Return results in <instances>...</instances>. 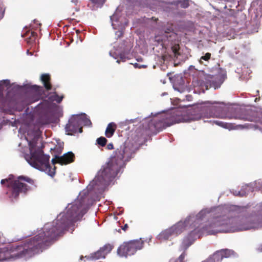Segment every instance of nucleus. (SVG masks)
I'll return each instance as SVG.
<instances>
[{"label":"nucleus","mask_w":262,"mask_h":262,"mask_svg":"<svg viewBox=\"0 0 262 262\" xmlns=\"http://www.w3.org/2000/svg\"><path fill=\"white\" fill-rule=\"evenodd\" d=\"M87 197L76 200L67 212L56 221L46 224L39 233L21 244L9 245L0 249V261L31 257L48 248L64 230L80 220L88 209Z\"/></svg>","instance_id":"nucleus-1"},{"label":"nucleus","mask_w":262,"mask_h":262,"mask_svg":"<svg viewBox=\"0 0 262 262\" xmlns=\"http://www.w3.org/2000/svg\"><path fill=\"white\" fill-rule=\"evenodd\" d=\"M136 150L137 147L130 143H125L117 148L108 162L100 169L94 182L96 184L100 183L102 185L109 183L125 166V162L132 158Z\"/></svg>","instance_id":"nucleus-2"},{"label":"nucleus","mask_w":262,"mask_h":262,"mask_svg":"<svg viewBox=\"0 0 262 262\" xmlns=\"http://www.w3.org/2000/svg\"><path fill=\"white\" fill-rule=\"evenodd\" d=\"M253 228V225L251 223H245L234 219H221V217H218L214 219L208 225L203 227L201 232L197 229L192 231L183 239L182 247L183 249H186L192 244L190 238L197 235L200 236L204 233L212 235L221 232H234Z\"/></svg>","instance_id":"nucleus-3"},{"label":"nucleus","mask_w":262,"mask_h":262,"mask_svg":"<svg viewBox=\"0 0 262 262\" xmlns=\"http://www.w3.org/2000/svg\"><path fill=\"white\" fill-rule=\"evenodd\" d=\"M183 121L184 118L178 110L173 111L171 114L155 117L148 122H144L143 127L137 129L134 140L137 145H142L152 134H157L174 123Z\"/></svg>","instance_id":"nucleus-4"},{"label":"nucleus","mask_w":262,"mask_h":262,"mask_svg":"<svg viewBox=\"0 0 262 262\" xmlns=\"http://www.w3.org/2000/svg\"><path fill=\"white\" fill-rule=\"evenodd\" d=\"M36 140V138H34L28 142L30 156L29 160L27 161L33 167L39 170L46 171L50 176L53 177L55 174L56 167L54 166L52 169L49 163L50 156L45 155L41 148H35L37 144Z\"/></svg>","instance_id":"nucleus-5"},{"label":"nucleus","mask_w":262,"mask_h":262,"mask_svg":"<svg viewBox=\"0 0 262 262\" xmlns=\"http://www.w3.org/2000/svg\"><path fill=\"white\" fill-rule=\"evenodd\" d=\"M258 115L257 112L249 109L241 110L239 113L229 117L225 114L223 107L216 105H212L207 108L204 113V116L206 118H234L251 122H258L260 118Z\"/></svg>","instance_id":"nucleus-6"},{"label":"nucleus","mask_w":262,"mask_h":262,"mask_svg":"<svg viewBox=\"0 0 262 262\" xmlns=\"http://www.w3.org/2000/svg\"><path fill=\"white\" fill-rule=\"evenodd\" d=\"M34 180L23 176H19L17 179L10 182L8 185L6 194L9 198L17 199L20 193L26 194L31 190V186L34 185Z\"/></svg>","instance_id":"nucleus-7"},{"label":"nucleus","mask_w":262,"mask_h":262,"mask_svg":"<svg viewBox=\"0 0 262 262\" xmlns=\"http://www.w3.org/2000/svg\"><path fill=\"white\" fill-rule=\"evenodd\" d=\"M144 241L139 239L131 240L124 242L117 249V253L120 256L127 257L135 254L138 250L143 248Z\"/></svg>","instance_id":"nucleus-8"},{"label":"nucleus","mask_w":262,"mask_h":262,"mask_svg":"<svg viewBox=\"0 0 262 262\" xmlns=\"http://www.w3.org/2000/svg\"><path fill=\"white\" fill-rule=\"evenodd\" d=\"M234 251L229 249L217 251L202 262H221L224 258H228L234 255Z\"/></svg>","instance_id":"nucleus-9"},{"label":"nucleus","mask_w":262,"mask_h":262,"mask_svg":"<svg viewBox=\"0 0 262 262\" xmlns=\"http://www.w3.org/2000/svg\"><path fill=\"white\" fill-rule=\"evenodd\" d=\"M173 28L172 24L167 23L166 25L162 27L161 30V38L162 42L165 43L167 41H171L177 37V34L173 32Z\"/></svg>","instance_id":"nucleus-10"},{"label":"nucleus","mask_w":262,"mask_h":262,"mask_svg":"<svg viewBox=\"0 0 262 262\" xmlns=\"http://www.w3.org/2000/svg\"><path fill=\"white\" fill-rule=\"evenodd\" d=\"M80 120L77 117L71 118L67 124L65 129L68 135H72L74 133L82 132V127L80 126Z\"/></svg>","instance_id":"nucleus-11"},{"label":"nucleus","mask_w":262,"mask_h":262,"mask_svg":"<svg viewBox=\"0 0 262 262\" xmlns=\"http://www.w3.org/2000/svg\"><path fill=\"white\" fill-rule=\"evenodd\" d=\"M75 160V155L71 152L69 151L64 154L62 156L56 155L54 158L52 159L53 164L59 163L61 165H67L72 163Z\"/></svg>","instance_id":"nucleus-12"},{"label":"nucleus","mask_w":262,"mask_h":262,"mask_svg":"<svg viewBox=\"0 0 262 262\" xmlns=\"http://www.w3.org/2000/svg\"><path fill=\"white\" fill-rule=\"evenodd\" d=\"M187 220L185 221H180L170 227L171 231L174 236L181 234L185 229L187 225Z\"/></svg>","instance_id":"nucleus-13"},{"label":"nucleus","mask_w":262,"mask_h":262,"mask_svg":"<svg viewBox=\"0 0 262 262\" xmlns=\"http://www.w3.org/2000/svg\"><path fill=\"white\" fill-rule=\"evenodd\" d=\"M51 76L49 74H42L40 76V80L47 91L52 89V85L51 83Z\"/></svg>","instance_id":"nucleus-14"},{"label":"nucleus","mask_w":262,"mask_h":262,"mask_svg":"<svg viewBox=\"0 0 262 262\" xmlns=\"http://www.w3.org/2000/svg\"><path fill=\"white\" fill-rule=\"evenodd\" d=\"M117 125L114 122L110 123L105 129V135L107 138L112 137L115 133Z\"/></svg>","instance_id":"nucleus-15"},{"label":"nucleus","mask_w":262,"mask_h":262,"mask_svg":"<svg viewBox=\"0 0 262 262\" xmlns=\"http://www.w3.org/2000/svg\"><path fill=\"white\" fill-rule=\"evenodd\" d=\"M174 236L170 228L162 231L159 235L158 238L160 240H167L170 237Z\"/></svg>","instance_id":"nucleus-16"},{"label":"nucleus","mask_w":262,"mask_h":262,"mask_svg":"<svg viewBox=\"0 0 262 262\" xmlns=\"http://www.w3.org/2000/svg\"><path fill=\"white\" fill-rule=\"evenodd\" d=\"M63 97V95L59 96L56 92H54L50 93L48 99L51 102L55 101L58 103H60L62 101Z\"/></svg>","instance_id":"nucleus-17"},{"label":"nucleus","mask_w":262,"mask_h":262,"mask_svg":"<svg viewBox=\"0 0 262 262\" xmlns=\"http://www.w3.org/2000/svg\"><path fill=\"white\" fill-rule=\"evenodd\" d=\"M106 256V253H104V251L100 248L99 250L94 253L92 254V257L95 259H98L100 258H104Z\"/></svg>","instance_id":"nucleus-18"},{"label":"nucleus","mask_w":262,"mask_h":262,"mask_svg":"<svg viewBox=\"0 0 262 262\" xmlns=\"http://www.w3.org/2000/svg\"><path fill=\"white\" fill-rule=\"evenodd\" d=\"M33 89L39 95V98H47V96L45 94V91L42 86L34 85Z\"/></svg>","instance_id":"nucleus-19"},{"label":"nucleus","mask_w":262,"mask_h":262,"mask_svg":"<svg viewBox=\"0 0 262 262\" xmlns=\"http://www.w3.org/2000/svg\"><path fill=\"white\" fill-rule=\"evenodd\" d=\"M213 122L216 125L225 128L231 129L232 127V124L231 123H225L220 121H214Z\"/></svg>","instance_id":"nucleus-20"},{"label":"nucleus","mask_w":262,"mask_h":262,"mask_svg":"<svg viewBox=\"0 0 262 262\" xmlns=\"http://www.w3.org/2000/svg\"><path fill=\"white\" fill-rule=\"evenodd\" d=\"M171 49L173 53L174 57L178 58V56L180 54L179 53V45L178 44H174L171 47Z\"/></svg>","instance_id":"nucleus-21"},{"label":"nucleus","mask_w":262,"mask_h":262,"mask_svg":"<svg viewBox=\"0 0 262 262\" xmlns=\"http://www.w3.org/2000/svg\"><path fill=\"white\" fill-rule=\"evenodd\" d=\"M114 247V246L113 245H112L111 244H106L101 248L104 251V253H106V255L112 251Z\"/></svg>","instance_id":"nucleus-22"},{"label":"nucleus","mask_w":262,"mask_h":262,"mask_svg":"<svg viewBox=\"0 0 262 262\" xmlns=\"http://www.w3.org/2000/svg\"><path fill=\"white\" fill-rule=\"evenodd\" d=\"M186 254L185 252H183L177 259H171L168 262H185L184 259Z\"/></svg>","instance_id":"nucleus-23"},{"label":"nucleus","mask_w":262,"mask_h":262,"mask_svg":"<svg viewBox=\"0 0 262 262\" xmlns=\"http://www.w3.org/2000/svg\"><path fill=\"white\" fill-rule=\"evenodd\" d=\"M49 102L45 100L43 102L39 103L37 105V107L38 110L41 109L43 110H46L47 109H48L49 108Z\"/></svg>","instance_id":"nucleus-24"},{"label":"nucleus","mask_w":262,"mask_h":262,"mask_svg":"<svg viewBox=\"0 0 262 262\" xmlns=\"http://www.w3.org/2000/svg\"><path fill=\"white\" fill-rule=\"evenodd\" d=\"M107 141V139L103 137H99L97 139V143L102 147L106 145Z\"/></svg>","instance_id":"nucleus-25"},{"label":"nucleus","mask_w":262,"mask_h":262,"mask_svg":"<svg viewBox=\"0 0 262 262\" xmlns=\"http://www.w3.org/2000/svg\"><path fill=\"white\" fill-rule=\"evenodd\" d=\"M181 7L186 8L189 6V1L188 0H182L179 2Z\"/></svg>","instance_id":"nucleus-26"},{"label":"nucleus","mask_w":262,"mask_h":262,"mask_svg":"<svg viewBox=\"0 0 262 262\" xmlns=\"http://www.w3.org/2000/svg\"><path fill=\"white\" fill-rule=\"evenodd\" d=\"M210 57H211V54L209 53H207L205 54V55L202 56L201 57V60L203 59L205 61H208V60H209L210 59Z\"/></svg>","instance_id":"nucleus-27"},{"label":"nucleus","mask_w":262,"mask_h":262,"mask_svg":"<svg viewBox=\"0 0 262 262\" xmlns=\"http://www.w3.org/2000/svg\"><path fill=\"white\" fill-rule=\"evenodd\" d=\"M205 214V211L204 210L201 211L196 216V217L198 220H202Z\"/></svg>","instance_id":"nucleus-28"},{"label":"nucleus","mask_w":262,"mask_h":262,"mask_svg":"<svg viewBox=\"0 0 262 262\" xmlns=\"http://www.w3.org/2000/svg\"><path fill=\"white\" fill-rule=\"evenodd\" d=\"M5 102V99L3 96V91L0 89V104L3 105Z\"/></svg>","instance_id":"nucleus-29"},{"label":"nucleus","mask_w":262,"mask_h":262,"mask_svg":"<svg viewBox=\"0 0 262 262\" xmlns=\"http://www.w3.org/2000/svg\"><path fill=\"white\" fill-rule=\"evenodd\" d=\"M123 31L122 30H118L115 32V35L117 38H120L123 35Z\"/></svg>","instance_id":"nucleus-30"},{"label":"nucleus","mask_w":262,"mask_h":262,"mask_svg":"<svg viewBox=\"0 0 262 262\" xmlns=\"http://www.w3.org/2000/svg\"><path fill=\"white\" fill-rule=\"evenodd\" d=\"M114 148L113 144L111 143L107 145V149L109 150L113 149Z\"/></svg>","instance_id":"nucleus-31"},{"label":"nucleus","mask_w":262,"mask_h":262,"mask_svg":"<svg viewBox=\"0 0 262 262\" xmlns=\"http://www.w3.org/2000/svg\"><path fill=\"white\" fill-rule=\"evenodd\" d=\"M134 67L135 68H146V66H144V65H142V66H140L139 65L138 63H136L135 64H134Z\"/></svg>","instance_id":"nucleus-32"},{"label":"nucleus","mask_w":262,"mask_h":262,"mask_svg":"<svg viewBox=\"0 0 262 262\" xmlns=\"http://www.w3.org/2000/svg\"><path fill=\"white\" fill-rule=\"evenodd\" d=\"M31 34V37H33L34 38V40L35 37H36V36H37V33L36 32H32V31Z\"/></svg>","instance_id":"nucleus-33"},{"label":"nucleus","mask_w":262,"mask_h":262,"mask_svg":"<svg viewBox=\"0 0 262 262\" xmlns=\"http://www.w3.org/2000/svg\"><path fill=\"white\" fill-rule=\"evenodd\" d=\"M2 82L4 84H5L6 85H8L10 84V81L8 80H4L2 81Z\"/></svg>","instance_id":"nucleus-34"},{"label":"nucleus","mask_w":262,"mask_h":262,"mask_svg":"<svg viewBox=\"0 0 262 262\" xmlns=\"http://www.w3.org/2000/svg\"><path fill=\"white\" fill-rule=\"evenodd\" d=\"M128 226L127 224H125L122 227V229L125 231L128 228Z\"/></svg>","instance_id":"nucleus-35"},{"label":"nucleus","mask_w":262,"mask_h":262,"mask_svg":"<svg viewBox=\"0 0 262 262\" xmlns=\"http://www.w3.org/2000/svg\"><path fill=\"white\" fill-rule=\"evenodd\" d=\"M8 182V179H3L1 180V184H5L6 182Z\"/></svg>","instance_id":"nucleus-36"},{"label":"nucleus","mask_w":262,"mask_h":262,"mask_svg":"<svg viewBox=\"0 0 262 262\" xmlns=\"http://www.w3.org/2000/svg\"><path fill=\"white\" fill-rule=\"evenodd\" d=\"M85 122L86 124H88V123H89L90 124H92L91 121L90 119H87L86 121H85Z\"/></svg>","instance_id":"nucleus-37"},{"label":"nucleus","mask_w":262,"mask_h":262,"mask_svg":"<svg viewBox=\"0 0 262 262\" xmlns=\"http://www.w3.org/2000/svg\"><path fill=\"white\" fill-rule=\"evenodd\" d=\"M91 1L93 3H94V4H97L98 3L97 0H91Z\"/></svg>","instance_id":"nucleus-38"},{"label":"nucleus","mask_w":262,"mask_h":262,"mask_svg":"<svg viewBox=\"0 0 262 262\" xmlns=\"http://www.w3.org/2000/svg\"><path fill=\"white\" fill-rule=\"evenodd\" d=\"M151 19H154L155 21H157L158 20L157 18H155V17H152Z\"/></svg>","instance_id":"nucleus-39"},{"label":"nucleus","mask_w":262,"mask_h":262,"mask_svg":"<svg viewBox=\"0 0 262 262\" xmlns=\"http://www.w3.org/2000/svg\"><path fill=\"white\" fill-rule=\"evenodd\" d=\"M260 251H262V246L260 247Z\"/></svg>","instance_id":"nucleus-40"},{"label":"nucleus","mask_w":262,"mask_h":262,"mask_svg":"<svg viewBox=\"0 0 262 262\" xmlns=\"http://www.w3.org/2000/svg\"><path fill=\"white\" fill-rule=\"evenodd\" d=\"M57 149H59V152H61V149L60 148H58Z\"/></svg>","instance_id":"nucleus-41"},{"label":"nucleus","mask_w":262,"mask_h":262,"mask_svg":"<svg viewBox=\"0 0 262 262\" xmlns=\"http://www.w3.org/2000/svg\"><path fill=\"white\" fill-rule=\"evenodd\" d=\"M117 62H118V63H120V61H119V60H118L117 61Z\"/></svg>","instance_id":"nucleus-42"},{"label":"nucleus","mask_w":262,"mask_h":262,"mask_svg":"<svg viewBox=\"0 0 262 262\" xmlns=\"http://www.w3.org/2000/svg\"><path fill=\"white\" fill-rule=\"evenodd\" d=\"M120 58H121V59H122V56H121H121H120Z\"/></svg>","instance_id":"nucleus-43"}]
</instances>
